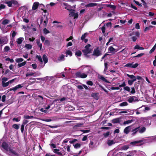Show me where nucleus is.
Here are the masks:
<instances>
[{
	"instance_id": "nucleus-1",
	"label": "nucleus",
	"mask_w": 156,
	"mask_h": 156,
	"mask_svg": "<svg viewBox=\"0 0 156 156\" xmlns=\"http://www.w3.org/2000/svg\"><path fill=\"white\" fill-rule=\"evenodd\" d=\"M2 147L6 151L7 154H8L10 156H18L17 153L14 150L13 148L9 147L6 143L3 142Z\"/></svg>"
},
{
	"instance_id": "nucleus-2",
	"label": "nucleus",
	"mask_w": 156,
	"mask_h": 156,
	"mask_svg": "<svg viewBox=\"0 0 156 156\" xmlns=\"http://www.w3.org/2000/svg\"><path fill=\"white\" fill-rule=\"evenodd\" d=\"M36 58H37L38 60L41 63V64L39 66L40 68H43L48 61L47 57L45 55H44L42 57L43 59L44 62V64H43V61L40 55H36Z\"/></svg>"
},
{
	"instance_id": "nucleus-3",
	"label": "nucleus",
	"mask_w": 156,
	"mask_h": 156,
	"mask_svg": "<svg viewBox=\"0 0 156 156\" xmlns=\"http://www.w3.org/2000/svg\"><path fill=\"white\" fill-rule=\"evenodd\" d=\"M16 79V78L10 80L7 82H5L9 79V78L3 77L2 78L1 80L2 82V85L3 87H6L8 86L9 84H11L13 83L14 81Z\"/></svg>"
},
{
	"instance_id": "nucleus-4",
	"label": "nucleus",
	"mask_w": 156,
	"mask_h": 156,
	"mask_svg": "<svg viewBox=\"0 0 156 156\" xmlns=\"http://www.w3.org/2000/svg\"><path fill=\"white\" fill-rule=\"evenodd\" d=\"M90 45L88 44L85 47V49L83 50V52L85 55H87L88 54L90 53L91 51L90 48Z\"/></svg>"
},
{
	"instance_id": "nucleus-5",
	"label": "nucleus",
	"mask_w": 156,
	"mask_h": 156,
	"mask_svg": "<svg viewBox=\"0 0 156 156\" xmlns=\"http://www.w3.org/2000/svg\"><path fill=\"white\" fill-rule=\"evenodd\" d=\"M61 6L63 9H67L69 11H71L72 10V6L66 3H61Z\"/></svg>"
},
{
	"instance_id": "nucleus-6",
	"label": "nucleus",
	"mask_w": 156,
	"mask_h": 156,
	"mask_svg": "<svg viewBox=\"0 0 156 156\" xmlns=\"http://www.w3.org/2000/svg\"><path fill=\"white\" fill-rule=\"evenodd\" d=\"M7 42L8 39L6 37L0 36V44L1 45L2 47Z\"/></svg>"
},
{
	"instance_id": "nucleus-7",
	"label": "nucleus",
	"mask_w": 156,
	"mask_h": 156,
	"mask_svg": "<svg viewBox=\"0 0 156 156\" xmlns=\"http://www.w3.org/2000/svg\"><path fill=\"white\" fill-rule=\"evenodd\" d=\"M75 75L77 77L82 78H85L87 76V74L86 73H82L80 72L76 73Z\"/></svg>"
},
{
	"instance_id": "nucleus-8",
	"label": "nucleus",
	"mask_w": 156,
	"mask_h": 156,
	"mask_svg": "<svg viewBox=\"0 0 156 156\" xmlns=\"http://www.w3.org/2000/svg\"><path fill=\"white\" fill-rule=\"evenodd\" d=\"M151 117H147L144 118L143 122L146 125H149L151 124Z\"/></svg>"
},
{
	"instance_id": "nucleus-9",
	"label": "nucleus",
	"mask_w": 156,
	"mask_h": 156,
	"mask_svg": "<svg viewBox=\"0 0 156 156\" xmlns=\"http://www.w3.org/2000/svg\"><path fill=\"white\" fill-rule=\"evenodd\" d=\"M127 101L129 103H132L133 102L137 101L138 98L135 96H131L128 97Z\"/></svg>"
},
{
	"instance_id": "nucleus-10",
	"label": "nucleus",
	"mask_w": 156,
	"mask_h": 156,
	"mask_svg": "<svg viewBox=\"0 0 156 156\" xmlns=\"http://www.w3.org/2000/svg\"><path fill=\"white\" fill-rule=\"evenodd\" d=\"M133 64V62L132 63H129L125 65L124 66L135 68L137 67L138 65V64L137 63H135L134 64Z\"/></svg>"
},
{
	"instance_id": "nucleus-11",
	"label": "nucleus",
	"mask_w": 156,
	"mask_h": 156,
	"mask_svg": "<svg viewBox=\"0 0 156 156\" xmlns=\"http://www.w3.org/2000/svg\"><path fill=\"white\" fill-rule=\"evenodd\" d=\"M81 67L82 69H84V70L85 71V73H86L87 74L88 73H89L91 70V67L88 66H86L85 65L83 66H82Z\"/></svg>"
},
{
	"instance_id": "nucleus-12",
	"label": "nucleus",
	"mask_w": 156,
	"mask_h": 156,
	"mask_svg": "<svg viewBox=\"0 0 156 156\" xmlns=\"http://www.w3.org/2000/svg\"><path fill=\"white\" fill-rule=\"evenodd\" d=\"M119 50L118 49H115L112 46H110L108 48V51L109 52L115 53Z\"/></svg>"
},
{
	"instance_id": "nucleus-13",
	"label": "nucleus",
	"mask_w": 156,
	"mask_h": 156,
	"mask_svg": "<svg viewBox=\"0 0 156 156\" xmlns=\"http://www.w3.org/2000/svg\"><path fill=\"white\" fill-rule=\"evenodd\" d=\"M134 34L135 35V36H133L132 37V39L133 41L135 42L137 39L139 37L140 34L139 32L136 31L135 33Z\"/></svg>"
},
{
	"instance_id": "nucleus-14",
	"label": "nucleus",
	"mask_w": 156,
	"mask_h": 156,
	"mask_svg": "<svg viewBox=\"0 0 156 156\" xmlns=\"http://www.w3.org/2000/svg\"><path fill=\"white\" fill-rule=\"evenodd\" d=\"M23 87V86L22 85V84H18L14 87L10 88L9 89V91L13 90L14 91H15L18 89L22 87Z\"/></svg>"
},
{
	"instance_id": "nucleus-15",
	"label": "nucleus",
	"mask_w": 156,
	"mask_h": 156,
	"mask_svg": "<svg viewBox=\"0 0 156 156\" xmlns=\"http://www.w3.org/2000/svg\"><path fill=\"white\" fill-rule=\"evenodd\" d=\"M1 29L4 33L7 32L9 30V28L7 27V25L1 26Z\"/></svg>"
},
{
	"instance_id": "nucleus-16",
	"label": "nucleus",
	"mask_w": 156,
	"mask_h": 156,
	"mask_svg": "<svg viewBox=\"0 0 156 156\" xmlns=\"http://www.w3.org/2000/svg\"><path fill=\"white\" fill-rule=\"evenodd\" d=\"M138 130V132L140 133H142L145 132L146 130V128L145 127L142 126L140 127L139 126L137 127Z\"/></svg>"
},
{
	"instance_id": "nucleus-17",
	"label": "nucleus",
	"mask_w": 156,
	"mask_h": 156,
	"mask_svg": "<svg viewBox=\"0 0 156 156\" xmlns=\"http://www.w3.org/2000/svg\"><path fill=\"white\" fill-rule=\"evenodd\" d=\"M39 5V3L38 2H35L32 6V10H34L37 9Z\"/></svg>"
},
{
	"instance_id": "nucleus-18",
	"label": "nucleus",
	"mask_w": 156,
	"mask_h": 156,
	"mask_svg": "<svg viewBox=\"0 0 156 156\" xmlns=\"http://www.w3.org/2000/svg\"><path fill=\"white\" fill-rule=\"evenodd\" d=\"M131 126H129L126 127L124 130V133L126 134L128 133L131 129Z\"/></svg>"
},
{
	"instance_id": "nucleus-19",
	"label": "nucleus",
	"mask_w": 156,
	"mask_h": 156,
	"mask_svg": "<svg viewBox=\"0 0 156 156\" xmlns=\"http://www.w3.org/2000/svg\"><path fill=\"white\" fill-rule=\"evenodd\" d=\"M97 5V4L95 3H91L87 4L85 5L86 7H92L96 6Z\"/></svg>"
},
{
	"instance_id": "nucleus-20",
	"label": "nucleus",
	"mask_w": 156,
	"mask_h": 156,
	"mask_svg": "<svg viewBox=\"0 0 156 156\" xmlns=\"http://www.w3.org/2000/svg\"><path fill=\"white\" fill-rule=\"evenodd\" d=\"M10 23V20L7 19H5L3 20L2 22V26L6 25Z\"/></svg>"
},
{
	"instance_id": "nucleus-21",
	"label": "nucleus",
	"mask_w": 156,
	"mask_h": 156,
	"mask_svg": "<svg viewBox=\"0 0 156 156\" xmlns=\"http://www.w3.org/2000/svg\"><path fill=\"white\" fill-rule=\"evenodd\" d=\"M138 128L137 127L132 130L131 131L132 132L131 135H132L134 136L136 134L137 132L138 131L139 129H138Z\"/></svg>"
},
{
	"instance_id": "nucleus-22",
	"label": "nucleus",
	"mask_w": 156,
	"mask_h": 156,
	"mask_svg": "<svg viewBox=\"0 0 156 156\" xmlns=\"http://www.w3.org/2000/svg\"><path fill=\"white\" fill-rule=\"evenodd\" d=\"M108 63L107 62H105V69L104 71V73L106 74H108V72L107 70L108 69Z\"/></svg>"
},
{
	"instance_id": "nucleus-23",
	"label": "nucleus",
	"mask_w": 156,
	"mask_h": 156,
	"mask_svg": "<svg viewBox=\"0 0 156 156\" xmlns=\"http://www.w3.org/2000/svg\"><path fill=\"white\" fill-rule=\"evenodd\" d=\"M142 142V140H138V141H137L132 142L130 143V144L131 145H132L133 146H134L136 145V144L140 143L141 142Z\"/></svg>"
},
{
	"instance_id": "nucleus-24",
	"label": "nucleus",
	"mask_w": 156,
	"mask_h": 156,
	"mask_svg": "<svg viewBox=\"0 0 156 156\" xmlns=\"http://www.w3.org/2000/svg\"><path fill=\"white\" fill-rule=\"evenodd\" d=\"M127 49L125 48L122 50L121 51L118 52V53H123L124 55H127Z\"/></svg>"
},
{
	"instance_id": "nucleus-25",
	"label": "nucleus",
	"mask_w": 156,
	"mask_h": 156,
	"mask_svg": "<svg viewBox=\"0 0 156 156\" xmlns=\"http://www.w3.org/2000/svg\"><path fill=\"white\" fill-rule=\"evenodd\" d=\"M101 54L100 51L98 49L94 50V55L97 56H98L100 55Z\"/></svg>"
},
{
	"instance_id": "nucleus-26",
	"label": "nucleus",
	"mask_w": 156,
	"mask_h": 156,
	"mask_svg": "<svg viewBox=\"0 0 156 156\" xmlns=\"http://www.w3.org/2000/svg\"><path fill=\"white\" fill-rule=\"evenodd\" d=\"M23 40L24 38L23 37H20L19 38H18L17 41L18 44H20Z\"/></svg>"
},
{
	"instance_id": "nucleus-27",
	"label": "nucleus",
	"mask_w": 156,
	"mask_h": 156,
	"mask_svg": "<svg viewBox=\"0 0 156 156\" xmlns=\"http://www.w3.org/2000/svg\"><path fill=\"white\" fill-rule=\"evenodd\" d=\"M133 122L132 120H129L126 121H124L123 123V125H125L126 124H129Z\"/></svg>"
},
{
	"instance_id": "nucleus-28",
	"label": "nucleus",
	"mask_w": 156,
	"mask_h": 156,
	"mask_svg": "<svg viewBox=\"0 0 156 156\" xmlns=\"http://www.w3.org/2000/svg\"><path fill=\"white\" fill-rule=\"evenodd\" d=\"M115 143V142L113 140H109L107 142V144L109 146L112 145Z\"/></svg>"
},
{
	"instance_id": "nucleus-29",
	"label": "nucleus",
	"mask_w": 156,
	"mask_h": 156,
	"mask_svg": "<svg viewBox=\"0 0 156 156\" xmlns=\"http://www.w3.org/2000/svg\"><path fill=\"white\" fill-rule=\"evenodd\" d=\"M65 53L66 55V57H67V55H69L71 56H72V51L69 50H68L66 51L65 52Z\"/></svg>"
},
{
	"instance_id": "nucleus-30",
	"label": "nucleus",
	"mask_w": 156,
	"mask_h": 156,
	"mask_svg": "<svg viewBox=\"0 0 156 156\" xmlns=\"http://www.w3.org/2000/svg\"><path fill=\"white\" fill-rule=\"evenodd\" d=\"M127 75L128 77H129L130 78L132 79V80H133L135 79V80H136V78L134 75H129L128 74H127Z\"/></svg>"
},
{
	"instance_id": "nucleus-31",
	"label": "nucleus",
	"mask_w": 156,
	"mask_h": 156,
	"mask_svg": "<svg viewBox=\"0 0 156 156\" xmlns=\"http://www.w3.org/2000/svg\"><path fill=\"white\" fill-rule=\"evenodd\" d=\"M65 56L63 55H61V56H59V57L58 58V60L60 61H63L65 60Z\"/></svg>"
},
{
	"instance_id": "nucleus-32",
	"label": "nucleus",
	"mask_w": 156,
	"mask_h": 156,
	"mask_svg": "<svg viewBox=\"0 0 156 156\" xmlns=\"http://www.w3.org/2000/svg\"><path fill=\"white\" fill-rule=\"evenodd\" d=\"M32 46L30 44H27L25 45L24 47L28 49H30L32 48Z\"/></svg>"
},
{
	"instance_id": "nucleus-33",
	"label": "nucleus",
	"mask_w": 156,
	"mask_h": 156,
	"mask_svg": "<svg viewBox=\"0 0 156 156\" xmlns=\"http://www.w3.org/2000/svg\"><path fill=\"white\" fill-rule=\"evenodd\" d=\"M11 1L12 3V6L15 5H18V3L16 1L14 0H12Z\"/></svg>"
},
{
	"instance_id": "nucleus-34",
	"label": "nucleus",
	"mask_w": 156,
	"mask_h": 156,
	"mask_svg": "<svg viewBox=\"0 0 156 156\" xmlns=\"http://www.w3.org/2000/svg\"><path fill=\"white\" fill-rule=\"evenodd\" d=\"M24 60L22 58H17L15 59L16 62L18 63L22 62Z\"/></svg>"
},
{
	"instance_id": "nucleus-35",
	"label": "nucleus",
	"mask_w": 156,
	"mask_h": 156,
	"mask_svg": "<svg viewBox=\"0 0 156 156\" xmlns=\"http://www.w3.org/2000/svg\"><path fill=\"white\" fill-rule=\"evenodd\" d=\"M107 7H109L113 10L115 9L116 8V7L115 6L112 5H107Z\"/></svg>"
},
{
	"instance_id": "nucleus-36",
	"label": "nucleus",
	"mask_w": 156,
	"mask_h": 156,
	"mask_svg": "<svg viewBox=\"0 0 156 156\" xmlns=\"http://www.w3.org/2000/svg\"><path fill=\"white\" fill-rule=\"evenodd\" d=\"M64 72H62L60 74H59L58 75H57V77H58V78H63L64 77H65V76L64 74Z\"/></svg>"
},
{
	"instance_id": "nucleus-37",
	"label": "nucleus",
	"mask_w": 156,
	"mask_h": 156,
	"mask_svg": "<svg viewBox=\"0 0 156 156\" xmlns=\"http://www.w3.org/2000/svg\"><path fill=\"white\" fill-rule=\"evenodd\" d=\"M150 140L152 142H156V135L152 136L150 137Z\"/></svg>"
},
{
	"instance_id": "nucleus-38",
	"label": "nucleus",
	"mask_w": 156,
	"mask_h": 156,
	"mask_svg": "<svg viewBox=\"0 0 156 156\" xmlns=\"http://www.w3.org/2000/svg\"><path fill=\"white\" fill-rule=\"evenodd\" d=\"M128 112H129V109H126V110H124V111L120 112H119V114L121 115V114L122 113H125L126 114Z\"/></svg>"
},
{
	"instance_id": "nucleus-39",
	"label": "nucleus",
	"mask_w": 156,
	"mask_h": 156,
	"mask_svg": "<svg viewBox=\"0 0 156 156\" xmlns=\"http://www.w3.org/2000/svg\"><path fill=\"white\" fill-rule=\"evenodd\" d=\"M24 118L25 119H30L34 118V117L33 116H29L28 115H25L24 116Z\"/></svg>"
},
{
	"instance_id": "nucleus-40",
	"label": "nucleus",
	"mask_w": 156,
	"mask_h": 156,
	"mask_svg": "<svg viewBox=\"0 0 156 156\" xmlns=\"http://www.w3.org/2000/svg\"><path fill=\"white\" fill-rule=\"evenodd\" d=\"M151 77L153 78H155L156 77V74H155L153 69L151 70Z\"/></svg>"
},
{
	"instance_id": "nucleus-41",
	"label": "nucleus",
	"mask_w": 156,
	"mask_h": 156,
	"mask_svg": "<svg viewBox=\"0 0 156 156\" xmlns=\"http://www.w3.org/2000/svg\"><path fill=\"white\" fill-rule=\"evenodd\" d=\"M129 145H126L122 146L121 149L123 150H127L129 148Z\"/></svg>"
},
{
	"instance_id": "nucleus-42",
	"label": "nucleus",
	"mask_w": 156,
	"mask_h": 156,
	"mask_svg": "<svg viewBox=\"0 0 156 156\" xmlns=\"http://www.w3.org/2000/svg\"><path fill=\"white\" fill-rule=\"evenodd\" d=\"M26 62H25V61L24 62H22L21 63H19L18 65V66L19 67H20L22 66H25L26 65Z\"/></svg>"
},
{
	"instance_id": "nucleus-43",
	"label": "nucleus",
	"mask_w": 156,
	"mask_h": 156,
	"mask_svg": "<svg viewBox=\"0 0 156 156\" xmlns=\"http://www.w3.org/2000/svg\"><path fill=\"white\" fill-rule=\"evenodd\" d=\"M23 19L24 22L26 23H28L29 22V20L25 16H23Z\"/></svg>"
},
{
	"instance_id": "nucleus-44",
	"label": "nucleus",
	"mask_w": 156,
	"mask_h": 156,
	"mask_svg": "<svg viewBox=\"0 0 156 156\" xmlns=\"http://www.w3.org/2000/svg\"><path fill=\"white\" fill-rule=\"evenodd\" d=\"M89 147L91 148H93L94 147V145L92 141H90L89 144Z\"/></svg>"
},
{
	"instance_id": "nucleus-45",
	"label": "nucleus",
	"mask_w": 156,
	"mask_h": 156,
	"mask_svg": "<svg viewBox=\"0 0 156 156\" xmlns=\"http://www.w3.org/2000/svg\"><path fill=\"white\" fill-rule=\"evenodd\" d=\"M81 146V144L79 143H77L73 145L74 148L76 149H77L80 148Z\"/></svg>"
},
{
	"instance_id": "nucleus-46",
	"label": "nucleus",
	"mask_w": 156,
	"mask_h": 156,
	"mask_svg": "<svg viewBox=\"0 0 156 156\" xmlns=\"http://www.w3.org/2000/svg\"><path fill=\"white\" fill-rule=\"evenodd\" d=\"M156 47V44H155L153 47L149 51V53L150 54L152 53L153 52L155 49Z\"/></svg>"
},
{
	"instance_id": "nucleus-47",
	"label": "nucleus",
	"mask_w": 156,
	"mask_h": 156,
	"mask_svg": "<svg viewBox=\"0 0 156 156\" xmlns=\"http://www.w3.org/2000/svg\"><path fill=\"white\" fill-rule=\"evenodd\" d=\"M70 11V14L69 15L70 16L73 17L74 16V14H75V13L74 11V10H73L72 9V10H71V11Z\"/></svg>"
},
{
	"instance_id": "nucleus-48",
	"label": "nucleus",
	"mask_w": 156,
	"mask_h": 156,
	"mask_svg": "<svg viewBox=\"0 0 156 156\" xmlns=\"http://www.w3.org/2000/svg\"><path fill=\"white\" fill-rule=\"evenodd\" d=\"M100 78L102 80L105 82L106 83H108V82L103 76H100Z\"/></svg>"
},
{
	"instance_id": "nucleus-49",
	"label": "nucleus",
	"mask_w": 156,
	"mask_h": 156,
	"mask_svg": "<svg viewBox=\"0 0 156 156\" xmlns=\"http://www.w3.org/2000/svg\"><path fill=\"white\" fill-rule=\"evenodd\" d=\"M10 50V48L9 46H6L4 49V51L5 52H7Z\"/></svg>"
},
{
	"instance_id": "nucleus-50",
	"label": "nucleus",
	"mask_w": 156,
	"mask_h": 156,
	"mask_svg": "<svg viewBox=\"0 0 156 156\" xmlns=\"http://www.w3.org/2000/svg\"><path fill=\"white\" fill-rule=\"evenodd\" d=\"M20 119H21L20 117H18L17 118H14L12 120L13 121H15L16 122H18L20 121Z\"/></svg>"
},
{
	"instance_id": "nucleus-51",
	"label": "nucleus",
	"mask_w": 156,
	"mask_h": 156,
	"mask_svg": "<svg viewBox=\"0 0 156 156\" xmlns=\"http://www.w3.org/2000/svg\"><path fill=\"white\" fill-rule=\"evenodd\" d=\"M5 3L7 4L8 5L9 7H12V3L11 1L9 2H5Z\"/></svg>"
},
{
	"instance_id": "nucleus-52",
	"label": "nucleus",
	"mask_w": 156,
	"mask_h": 156,
	"mask_svg": "<svg viewBox=\"0 0 156 156\" xmlns=\"http://www.w3.org/2000/svg\"><path fill=\"white\" fill-rule=\"evenodd\" d=\"M113 122L114 123H119L120 122L119 119V118L114 119L112 120Z\"/></svg>"
},
{
	"instance_id": "nucleus-53",
	"label": "nucleus",
	"mask_w": 156,
	"mask_h": 156,
	"mask_svg": "<svg viewBox=\"0 0 156 156\" xmlns=\"http://www.w3.org/2000/svg\"><path fill=\"white\" fill-rule=\"evenodd\" d=\"M135 81V79L133 80H129L128 81V83L129 85H131L133 84V82Z\"/></svg>"
},
{
	"instance_id": "nucleus-54",
	"label": "nucleus",
	"mask_w": 156,
	"mask_h": 156,
	"mask_svg": "<svg viewBox=\"0 0 156 156\" xmlns=\"http://www.w3.org/2000/svg\"><path fill=\"white\" fill-rule=\"evenodd\" d=\"M69 140V139L68 138L65 139L62 142V144L63 145H66V144L67 143Z\"/></svg>"
},
{
	"instance_id": "nucleus-55",
	"label": "nucleus",
	"mask_w": 156,
	"mask_h": 156,
	"mask_svg": "<svg viewBox=\"0 0 156 156\" xmlns=\"http://www.w3.org/2000/svg\"><path fill=\"white\" fill-rule=\"evenodd\" d=\"M128 103L126 102H124L120 104L119 105L121 106H124L127 105Z\"/></svg>"
},
{
	"instance_id": "nucleus-56",
	"label": "nucleus",
	"mask_w": 156,
	"mask_h": 156,
	"mask_svg": "<svg viewBox=\"0 0 156 156\" xmlns=\"http://www.w3.org/2000/svg\"><path fill=\"white\" fill-rule=\"evenodd\" d=\"M81 52L80 51H77L76 52V55L78 56H80L81 55Z\"/></svg>"
},
{
	"instance_id": "nucleus-57",
	"label": "nucleus",
	"mask_w": 156,
	"mask_h": 156,
	"mask_svg": "<svg viewBox=\"0 0 156 156\" xmlns=\"http://www.w3.org/2000/svg\"><path fill=\"white\" fill-rule=\"evenodd\" d=\"M12 127L16 129H18L19 128V125L16 124L13 125H12Z\"/></svg>"
},
{
	"instance_id": "nucleus-58",
	"label": "nucleus",
	"mask_w": 156,
	"mask_h": 156,
	"mask_svg": "<svg viewBox=\"0 0 156 156\" xmlns=\"http://www.w3.org/2000/svg\"><path fill=\"white\" fill-rule=\"evenodd\" d=\"M124 89L125 90L128 91L129 92L130 91V89L129 88V87H128V86L125 87H124Z\"/></svg>"
},
{
	"instance_id": "nucleus-59",
	"label": "nucleus",
	"mask_w": 156,
	"mask_h": 156,
	"mask_svg": "<svg viewBox=\"0 0 156 156\" xmlns=\"http://www.w3.org/2000/svg\"><path fill=\"white\" fill-rule=\"evenodd\" d=\"M110 132L109 131H108L106 133H105L103 134L104 136L105 137H107L109 135Z\"/></svg>"
},
{
	"instance_id": "nucleus-60",
	"label": "nucleus",
	"mask_w": 156,
	"mask_h": 156,
	"mask_svg": "<svg viewBox=\"0 0 156 156\" xmlns=\"http://www.w3.org/2000/svg\"><path fill=\"white\" fill-rule=\"evenodd\" d=\"M43 31L44 33L45 34L49 33H50L49 31L46 28H45L44 29Z\"/></svg>"
},
{
	"instance_id": "nucleus-61",
	"label": "nucleus",
	"mask_w": 156,
	"mask_h": 156,
	"mask_svg": "<svg viewBox=\"0 0 156 156\" xmlns=\"http://www.w3.org/2000/svg\"><path fill=\"white\" fill-rule=\"evenodd\" d=\"M87 35V33H84L83 35L81 37V39L82 40H84L85 38L86 37Z\"/></svg>"
},
{
	"instance_id": "nucleus-62",
	"label": "nucleus",
	"mask_w": 156,
	"mask_h": 156,
	"mask_svg": "<svg viewBox=\"0 0 156 156\" xmlns=\"http://www.w3.org/2000/svg\"><path fill=\"white\" fill-rule=\"evenodd\" d=\"M34 74V73H27L26 74V76H33Z\"/></svg>"
},
{
	"instance_id": "nucleus-63",
	"label": "nucleus",
	"mask_w": 156,
	"mask_h": 156,
	"mask_svg": "<svg viewBox=\"0 0 156 156\" xmlns=\"http://www.w3.org/2000/svg\"><path fill=\"white\" fill-rule=\"evenodd\" d=\"M6 60L7 61H9L10 62H14V60L13 59H10L9 58H7L6 59Z\"/></svg>"
},
{
	"instance_id": "nucleus-64",
	"label": "nucleus",
	"mask_w": 156,
	"mask_h": 156,
	"mask_svg": "<svg viewBox=\"0 0 156 156\" xmlns=\"http://www.w3.org/2000/svg\"><path fill=\"white\" fill-rule=\"evenodd\" d=\"M6 96L5 95H3L2 97V101L3 102H4L5 101Z\"/></svg>"
}]
</instances>
